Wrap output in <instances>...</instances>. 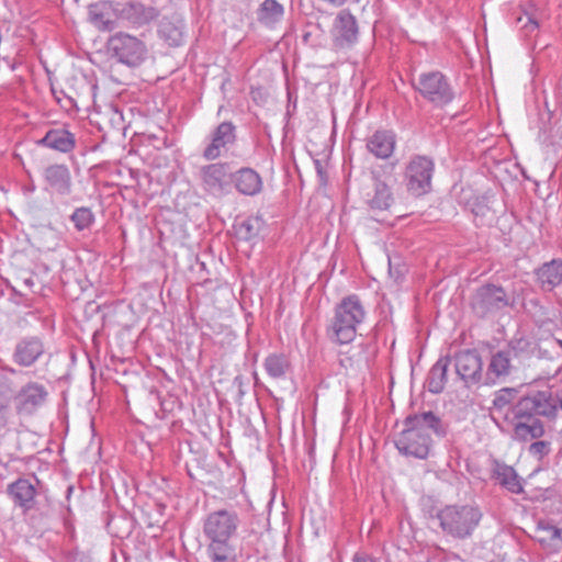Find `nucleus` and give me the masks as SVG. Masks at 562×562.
Instances as JSON below:
<instances>
[{
    "instance_id": "27",
    "label": "nucleus",
    "mask_w": 562,
    "mask_h": 562,
    "mask_svg": "<svg viewBox=\"0 0 562 562\" xmlns=\"http://www.w3.org/2000/svg\"><path fill=\"white\" fill-rule=\"evenodd\" d=\"M493 477L497 483L508 492L519 494L522 492V485L517 472L510 465L499 461H494Z\"/></svg>"
},
{
    "instance_id": "26",
    "label": "nucleus",
    "mask_w": 562,
    "mask_h": 562,
    "mask_svg": "<svg viewBox=\"0 0 562 562\" xmlns=\"http://www.w3.org/2000/svg\"><path fill=\"white\" fill-rule=\"evenodd\" d=\"M535 538L549 552L562 550V529L548 521L538 522Z\"/></svg>"
},
{
    "instance_id": "1",
    "label": "nucleus",
    "mask_w": 562,
    "mask_h": 562,
    "mask_svg": "<svg viewBox=\"0 0 562 562\" xmlns=\"http://www.w3.org/2000/svg\"><path fill=\"white\" fill-rule=\"evenodd\" d=\"M552 407L543 396H538L536 390L518 398L513 409L506 415L505 428L510 431L512 438L528 442L540 439L546 434V426L541 418L549 420Z\"/></svg>"
},
{
    "instance_id": "7",
    "label": "nucleus",
    "mask_w": 562,
    "mask_h": 562,
    "mask_svg": "<svg viewBox=\"0 0 562 562\" xmlns=\"http://www.w3.org/2000/svg\"><path fill=\"white\" fill-rule=\"evenodd\" d=\"M240 524L241 519L234 508L215 509L203 519V536L205 540H235Z\"/></svg>"
},
{
    "instance_id": "36",
    "label": "nucleus",
    "mask_w": 562,
    "mask_h": 562,
    "mask_svg": "<svg viewBox=\"0 0 562 562\" xmlns=\"http://www.w3.org/2000/svg\"><path fill=\"white\" fill-rule=\"evenodd\" d=\"M70 221L74 223L77 231L81 232L89 228L94 222V215L89 207H78L70 215Z\"/></svg>"
},
{
    "instance_id": "32",
    "label": "nucleus",
    "mask_w": 562,
    "mask_h": 562,
    "mask_svg": "<svg viewBox=\"0 0 562 562\" xmlns=\"http://www.w3.org/2000/svg\"><path fill=\"white\" fill-rule=\"evenodd\" d=\"M537 395L543 396L552 407L549 414V420H554L560 411H562V383H550L544 390H536Z\"/></svg>"
},
{
    "instance_id": "42",
    "label": "nucleus",
    "mask_w": 562,
    "mask_h": 562,
    "mask_svg": "<svg viewBox=\"0 0 562 562\" xmlns=\"http://www.w3.org/2000/svg\"><path fill=\"white\" fill-rule=\"evenodd\" d=\"M35 191H36V186L33 181H31L29 184H25L22 188V192L26 196L32 195Z\"/></svg>"
},
{
    "instance_id": "14",
    "label": "nucleus",
    "mask_w": 562,
    "mask_h": 562,
    "mask_svg": "<svg viewBox=\"0 0 562 562\" xmlns=\"http://www.w3.org/2000/svg\"><path fill=\"white\" fill-rule=\"evenodd\" d=\"M457 374L467 386L484 384L483 362L476 350H462L454 355Z\"/></svg>"
},
{
    "instance_id": "10",
    "label": "nucleus",
    "mask_w": 562,
    "mask_h": 562,
    "mask_svg": "<svg viewBox=\"0 0 562 562\" xmlns=\"http://www.w3.org/2000/svg\"><path fill=\"white\" fill-rule=\"evenodd\" d=\"M512 304L505 289L492 283L477 288L471 300V307L480 317L498 312Z\"/></svg>"
},
{
    "instance_id": "12",
    "label": "nucleus",
    "mask_w": 562,
    "mask_h": 562,
    "mask_svg": "<svg viewBox=\"0 0 562 562\" xmlns=\"http://www.w3.org/2000/svg\"><path fill=\"white\" fill-rule=\"evenodd\" d=\"M114 14L132 27L139 29L156 20L159 15V10L153 5H145L139 1L131 0L116 2L114 4Z\"/></svg>"
},
{
    "instance_id": "40",
    "label": "nucleus",
    "mask_w": 562,
    "mask_h": 562,
    "mask_svg": "<svg viewBox=\"0 0 562 562\" xmlns=\"http://www.w3.org/2000/svg\"><path fill=\"white\" fill-rule=\"evenodd\" d=\"M533 442L528 447V453L536 460L541 461L548 457L552 450L551 442L548 440L533 439Z\"/></svg>"
},
{
    "instance_id": "45",
    "label": "nucleus",
    "mask_w": 562,
    "mask_h": 562,
    "mask_svg": "<svg viewBox=\"0 0 562 562\" xmlns=\"http://www.w3.org/2000/svg\"><path fill=\"white\" fill-rule=\"evenodd\" d=\"M529 22L531 24V29H537L538 27V23L536 21L530 20Z\"/></svg>"
},
{
    "instance_id": "2",
    "label": "nucleus",
    "mask_w": 562,
    "mask_h": 562,
    "mask_svg": "<svg viewBox=\"0 0 562 562\" xmlns=\"http://www.w3.org/2000/svg\"><path fill=\"white\" fill-rule=\"evenodd\" d=\"M404 429L397 435L394 445L405 457L425 460L432 445L430 432L438 438L446 437L448 425L432 412L408 415Z\"/></svg>"
},
{
    "instance_id": "9",
    "label": "nucleus",
    "mask_w": 562,
    "mask_h": 562,
    "mask_svg": "<svg viewBox=\"0 0 562 562\" xmlns=\"http://www.w3.org/2000/svg\"><path fill=\"white\" fill-rule=\"evenodd\" d=\"M41 481L36 475L20 476L7 485L5 493L15 508L27 514L37 506Z\"/></svg>"
},
{
    "instance_id": "34",
    "label": "nucleus",
    "mask_w": 562,
    "mask_h": 562,
    "mask_svg": "<svg viewBox=\"0 0 562 562\" xmlns=\"http://www.w3.org/2000/svg\"><path fill=\"white\" fill-rule=\"evenodd\" d=\"M261 221L258 217H247L235 225V234L238 239L251 241L259 235Z\"/></svg>"
},
{
    "instance_id": "6",
    "label": "nucleus",
    "mask_w": 562,
    "mask_h": 562,
    "mask_svg": "<svg viewBox=\"0 0 562 562\" xmlns=\"http://www.w3.org/2000/svg\"><path fill=\"white\" fill-rule=\"evenodd\" d=\"M108 54L127 67H137L147 57V46L139 37L126 32H117L106 42Z\"/></svg>"
},
{
    "instance_id": "44",
    "label": "nucleus",
    "mask_w": 562,
    "mask_h": 562,
    "mask_svg": "<svg viewBox=\"0 0 562 562\" xmlns=\"http://www.w3.org/2000/svg\"><path fill=\"white\" fill-rule=\"evenodd\" d=\"M315 166H316V170H317L318 175L322 176L323 175L322 164L318 160H316Z\"/></svg>"
},
{
    "instance_id": "22",
    "label": "nucleus",
    "mask_w": 562,
    "mask_h": 562,
    "mask_svg": "<svg viewBox=\"0 0 562 562\" xmlns=\"http://www.w3.org/2000/svg\"><path fill=\"white\" fill-rule=\"evenodd\" d=\"M37 145L63 154L72 151L76 147L75 135L66 128H50Z\"/></svg>"
},
{
    "instance_id": "3",
    "label": "nucleus",
    "mask_w": 562,
    "mask_h": 562,
    "mask_svg": "<svg viewBox=\"0 0 562 562\" xmlns=\"http://www.w3.org/2000/svg\"><path fill=\"white\" fill-rule=\"evenodd\" d=\"M366 318V310L356 294L345 296L335 307L327 327L328 338L336 344L347 345L355 340L357 329Z\"/></svg>"
},
{
    "instance_id": "11",
    "label": "nucleus",
    "mask_w": 562,
    "mask_h": 562,
    "mask_svg": "<svg viewBox=\"0 0 562 562\" xmlns=\"http://www.w3.org/2000/svg\"><path fill=\"white\" fill-rule=\"evenodd\" d=\"M236 140V125L231 121H224L211 131L203 148L202 157L210 161L216 160L224 151L233 147Z\"/></svg>"
},
{
    "instance_id": "13",
    "label": "nucleus",
    "mask_w": 562,
    "mask_h": 562,
    "mask_svg": "<svg viewBox=\"0 0 562 562\" xmlns=\"http://www.w3.org/2000/svg\"><path fill=\"white\" fill-rule=\"evenodd\" d=\"M42 177L44 190L50 195L64 198L72 193V177L67 165L50 164L43 169Z\"/></svg>"
},
{
    "instance_id": "18",
    "label": "nucleus",
    "mask_w": 562,
    "mask_h": 562,
    "mask_svg": "<svg viewBox=\"0 0 562 562\" xmlns=\"http://www.w3.org/2000/svg\"><path fill=\"white\" fill-rule=\"evenodd\" d=\"M513 364L510 350H497L491 353L490 361L484 372V385L503 383L512 374Z\"/></svg>"
},
{
    "instance_id": "15",
    "label": "nucleus",
    "mask_w": 562,
    "mask_h": 562,
    "mask_svg": "<svg viewBox=\"0 0 562 562\" xmlns=\"http://www.w3.org/2000/svg\"><path fill=\"white\" fill-rule=\"evenodd\" d=\"M330 35L337 48L350 47L358 41V22L348 9H342L337 13L333 22Z\"/></svg>"
},
{
    "instance_id": "37",
    "label": "nucleus",
    "mask_w": 562,
    "mask_h": 562,
    "mask_svg": "<svg viewBox=\"0 0 562 562\" xmlns=\"http://www.w3.org/2000/svg\"><path fill=\"white\" fill-rule=\"evenodd\" d=\"M472 213L474 215V221L476 226L486 225L488 221L492 220L490 217L491 209L486 203V199L484 196L476 198L472 203Z\"/></svg>"
},
{
    "instance_id": "47",
    "label": "nucleus",
    "mask_w": 562,
    "mask_h": 562,
    "mask_svg": "<svg viewBox=\"0 0 562 562\" xmlns=\"http://www.w3.org/2000/svg\"><path fill=\"white\" fill-rule=\"evenodd\" d=\"M346 360L350 361L351 359H341V360H340L341 366L347 367V366H346V363H345V361H346Z\"/></svg>"
},
{
    "instance_id": "39",
    "label": "nucleus",
    "mask_w": 562,
    "mask_h": 562,
    "mask_svg": "<svg viewBox=\"0 0 562 562\" xmlns=\"http://www.w3.org/2000/svg\"><path fill=\"white\" fill-rule=\"evenodd\" d=\"M10 420V396L4 383L0 382V431L7 428Z\"/></svg>"
},
{
    "instance_id": "38",
    "label": "nucleus",
    "mask_w": 562,
    "mask_h": 562,
    "mask_svg": "<svg viewBox=\"0 0 562 562\" xmlns=\"http://www.w3.org/2000/svg\"><path fill=\"white\" fill-rule=\"evenodd\" d=\"M505 350H510V357H525L532 352V344L526 338H514L509 341Z\"/></svg>"
},
{
    "instance_id": "20",
    "label": "nucleus",
    "mask_w": 562,
    "mask_h": 562,
    "mask_svg": "<svg viewBox=\"0 0 562 562\" xmlns=\"http://www.w3.org/2000/svg\"><path fill=\"white\" fill-rule=\"evenodd\" d=\"M535 276L542 291H553L562 284V259L557 258L542 263L535 270Z\"/></svg>"
},
{
    "instance_id": "16",
    "label": "nucleus",
    "mask_w": 562,
    "mask_h": 562,
    "mask_svg": "<svg viewBox=\"0 0 562 562\" xmlns=\"http://www.w3.org/2000/svg\"><path fill=\"white\" fill-rule=\"evenodd\" d=\"M202 189L214 196H221L226 192L231 183L228 165L214 162L202 166L199 171Z\"/></svg>"
},
{
    "instance_id": "19",
    "label": "nucleus",
    "mask_w": 562,
    "mask_h": 562,
    "mask_svg": "<svg viewBox=\"0 0 562 562\" xmlns=\"http://www.w3.org/2000/svg\"><path fill=\"white\" fill-rule=\"evenodd\" d=\"M44 353L43 341L38 337L21 339L13 352V361L22 367H30Z\"/></svg>"
},
{
    "instance_id": "4",
    "label": "nucleus",
    "mask_w": 562,
    "mask_h": 562,
    "mask_svg": "<svg viewBox=\"0 0 562 562\" xmlns=\"http://www.w3.org/2000/svg\"><path fill=\"white\" fill-rule=\"evenodd\" d=\"M431 517L438 521L443 535L464 540L472 537L483 514L479 506L453 504L439 508Z\"/></svg>"
},
{
    "instance_id": "35",
    "label": "nucleus",
    "mask_w": 562,
    "mask_h": 562,
    "mask_svg": "<svg viewBox=\"0 0 562 562\" xmlns=\"http://www.w3.org/2000/svg\"><path fill=\"white\" fill-rule=\"evenodd\" d=\"M160 36L171 46H178L182 42L183 32L182 26L176 24L167 18H164L159 24L158 30Z\"/></svg>"
},
{
    "instance_id": "43",
    "label": "nucleus",
    "mask_w": 562,
    "mask_h": 562,
    "mask_svg": "<svg viewBox=\"0 0 562 562\" xmlns=\"http://www.w3.org/2000/svg\"><path fill=\"white\" fill-rule=\"evenodd\" d=\"M317 1L328 4L330 7H334V8L341 7L347 2V0H317Z\"/></svg>"
},
{
    "instance_id": "31",
    "label": "nucleus",
    "mask_w": 562,
    "mask_h": 562,
    "mask_svg": "<svg viewBox=\"0 0 562 562\" xmlns=\"http://www.w3.org/2000/svg\"><path fill=\"white\" fill-rule=\"evenodd\" d=\"M394 202L391 188L381 179L374 181V194L369 200V205L373 210H387Z\"/></svg>"
},
{
    "instance_id": "41",
    "label": "nucleus",
    "mask_w": 562,
    "mask_h": 562,
    "mask_svg": "<svg viewBox=\"0 0 562 562\" xmlns=\"http://www.w3.org/2000/svg\"><path fill=\"white\" fill-rule=\"evenodd\" d=\"M352 562H381L379 558L367 552H356Z\"/></svg>"
},
{
    "instance_id": "46",
    "label": "nucleus",
    "mask_w": 562,
    "mask_h": 562,
    "mask_svg": "<svg viewBox=\"0 0 562 562\" xmlns=\"http://www.w3.org/2000/svg\"><path fill=\"white\" fill-rule=\"evenodd\" d=\"M72 491H74V487H72V486H69V487L67 488V497H69V496H70V494L72 493Z\"/></svg>"
},
{
    "instance_id": "25",
    "label": "nucleus",
    "mask_w": 562,
    "mask_h": 562,
    "mask_svg": "<svg viewBox=\"0 0 562 562\" xmlns=\"http://www.w3.org/2000/svg\"><path fill=\"white\" fill-rule=\"evenodd\" d=\"M114 4L109 1H99L89 5V20L99 31L111 32L116 27L115 20L111 19Z\"/></svg>"
},
{
    "instance_id": "29",
    "label": "nucleus",
    "mask_w": 562,
    "mask_h": 562,
    "mask_svg": "<svg viewBox=\"0 0 562 562\" xmlns=\"http://www.w3.org/2000/svg\"><path fill=\"white\" fill-rule=\"evenodd\" d=\"M256 13L257 20L261 24L272 27L283 19L284 8L277 0H265L260 3Z\"/></svg>"
},
{
    "instance_id": "5",
    "label": "nucleus",
    "mask_w": 562,
    "mask_h": 562,
    "mask_svg": "<svg viewBox=\"0 0 562 562\" xmlns=\"http://www.w3.org/2000/svg\"><path fill=\"white\" fill-rule=\"evenodd\" d=\"M413 87L435 108H445L456 98V91L449 78L438 70L422 72L413 82Z\"/></svg>"
},
{
    "instance_id": "21",
    "label": "nucleus",
    "mask_w": 562,
    "mask_h": 562,
    "mask_svg": "<svg viewBox=\"0 0 562 562\" xmlns=\"http://www.w3.org/2000/svg\"><path fill=\"white\" fill-rule=\"evenodd\" d=\"M209 562H239L240 552L235 540H206Z\"/></svg>"
},
{
    "instance_id": "8",
    "label": "nucleus",
    "mask_w": 562,
    "mask_h": 562,
    "mask_svg": "<svg viewBox=\"0 0 562 562\" xmlns=\"http://www.w3.org/2000/svg\"><path fill=\"white\" fill-rule=\"evenodd\" d=\"M435 171V162L424 155L413 156L405 168V181L408 192L420 196L431 190V179Z\"/></svg>"
},
{
    "instance_id": "17",
    "label": "nucleus",
    "mask_w": 562,
    "mask_h": 562,
    "mask_svg": "<svg viewBox=\"0 0 562 562\" xmlns=\"http://www.w3.org/2000/svg\"><path fill=\"white\" fill-rule=\"evenodd\" d=\"M48 391L38 382H29L23 385L14 397L15 409L19 415H33L46 403Z\"/></svg>"
},
{
    "instance_id": "28",
    "label": "nucleus",
    "mask_w": 562,
    "mask_h": 562,
    "mask_svg": "<svg viewBox=\"0 0 562 562\" xmlns=\"http://www.w3.org/2000/svg\"><path fill=\"white\" fill-rule=\"evenodd\" d=\"M450 362L449 357H440L430 368L426 379V386L430 393L439 394L443 391Z\"/></svg>"
},
{
    "instance_id": "24",
    "label": "nucleus",
    "mask_w": 562,
    "mask_h": 562,
    "mask_svg": "<svg viewBox=\"0 0 562 562\" xmlns=\"http://www.w3.org/2000/svg\"><path fill=\"white\" fill-rule=\"evenodd\" d=\"M236 190L244 195H256L262 189V180L259 173L248 167H244L231 175Z\"/></svg>"
},
{
    "instance_id": "33",
    "label": "nucleus",
    "mask_w": 562,
    "mask_h": 562,
    "mask_svg": "<svg viewBox=\"0 0 562 562\" xmlns=\"http://www.w3.org/2000/svg\"><path fill=\"white\" fill-rule=\"evenodd\" d=\"M289 366V360L283 353H271L263 362L266 372L272 379L284 378Z\"/></svg>"
},
{
    "instance_id": "23",
    "label": "nucleus",
    "mask_w": 562,
    "mask_h": 562,
    "mask_svg": "<svg viewBox=\"0 0 562 562\" xmlns=\"http://www.w3.org/2000/svg\"><path fill=\"white\" fill-rule=\"evenodd\" d=\"M396 145V137L392 131H375L367 139L368 150L378 159H386L392 156Z\"/></svg>"
},
{
    "instance_id": "30",
    "label": "nucleus",
    "mask_w": 562,
    "mask_h": 562,
    "mask_svg": "<svg viewBox=\"0 0 562 562\" xmlns=\"http://www.w3.org/2000/svg\"><path fill=\"white\" fill-rule=\"evenodd\" d=\"M517 391L510 387L501 389L495 393L493 400V419L506 420V415L513 409V401L515 400Z\"/></svg>"
}]
</instances>
